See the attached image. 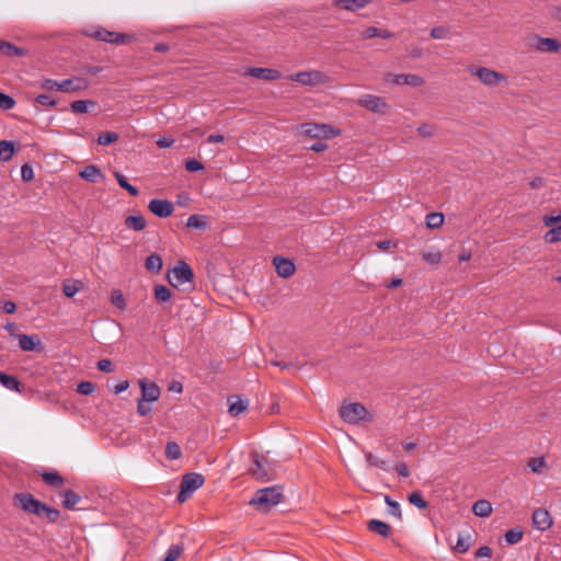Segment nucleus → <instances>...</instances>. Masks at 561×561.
I'll return each instance as SVG.
<instances>
[{"mask_svg": "<svg viewBox=\"0 0 561 561\" xmlns=\"http://www.w3.org/2000/svg\"><path fill=\"white\" fill-rule=\"evenodd\" d=\"M250 459L251 465L248 468V473L253 479L267 482L276 478L274 465L264 455L254 451L250 455Z\"/></svg>", "mask_w": 561, "mask_h": 561, "instance_id": "nucleus-1", "label": "nucleus"}, {"mask_svg": "<svg viewBox=\"0 0 561 561\" xmlns=\"http://www.w3.org/2000/svg\"><path fill=\"white\" fill-rule=\"evenodd\" d=\"M283 500V489L279 485L267 486L257 490L250 501L251 505L257 507L262 512L270 511L273 506Z\"/></svg>", "mask_w": 561, "mask_h": 561, "instance_id": "nucleus-2", "label": "nucleus"}, {"mask_svg": "<svg viewBox=\"0 0 561 561\" xmlns=\"http://www.w3.org/2000/svg\"><path fill=\"white\" fill-rule=\"evenodd\" d=\"M340 416L343 421L351 424H357L362 421L371 422L374 420L373 414L369 413L367 409L358 402L343 404L340 409Z\"/></svg>", "mask_w": 561, "mask_h": 561, "instance_id": "nucleus-3", "label": "nucleus"}, {"mask_svg": "<svg viewBox=\"0 0 561 561\" xmlns=\"http://www.w3.org/2000/svg\"><path fill=\"white\" fill-rule=\"evenodd\" d=\"M289 79L300 83L301 85L311 88L325 85L331 82V78L325 72L320 70L299 71L290 75Z\"/></svg>", "mask_w": 561, "mask_h": 561, "instance_id": "nucleus-4", "label": "nucleus"}, {"mask_svg": "<svg viewBox=\"0 0 561 561\" xmlns=\"http://www.w3.org/2000/svg\"><path fill=\"white\" fill-rule=\"evenodd\" d=\"M204 477L201 473H186L181 481V490L178 494L180 503L185 502L193 492L199 489L204 483Z\"/></svg>", "mask_w": 561, "mask_h": 561, "instance_id": "nucleus-5", "label": "nucleus"}, {"mask_svg": "<svg viewBox=\"0 0 561 561\" xmlns=\"http://www.w3.org/2000/svg\"><path fill=\"white\" fill-rule=\"evenodd\" d=\"M15 505H18L25 513L41 516V512L44 510V503L35 499L30 493H16L13 496Z\"/></svg>", "mask_w": 561, "mask_h": 561, "instance_id": "nucleus-6", "label": "nucleus"}, {"mask_svg": "<svg viewBox=\"0 0 561 561\" xmlns=\"http://www.w3.org/2000/svg\"><path fill=\"white\" fill-rule=\"evenodd\" d=\"M468 72L476 76L483 84L495 87L505 80V76L486 67L470 66Z\"/></svg>", "mask_w": 561, "mask_h": 561, "instance_id": "nucleus-7", "label": "nucleus"}, {"mask_svg": "<svg viewBox=\"0 0 561 561\" xmlns=\"http://www.w3.org/2000/svg\"><path fill=\"white\" fill-rule=\"evenodd\" d=\"M193 276L191 266L184 261H179L173 267L172 274L169 275V283L172 286L178 287L184 283L191 282Z\"/></svg>", "mask_w": 561, "mask_h": 561, "instance_id": "nucleus-8", "label": "nucleus"}, {"mask_svg": "<svg viewBox=\"0 0 561 561\" xmlns=\"http://www.w3.org/2000/svg\"><path fill=\"white\" fill-rule=\"evenodd\" d=\"M94 39L111 43V44H125L130 36L125 33L112 32L103 27H98L88 34Z\"/></svg>", "mask_w": 561, "mask_h": 561, "instance_id": "nucleus-9", "label": "nucleus"}, {"mask_svg": "<svg viewBox=\"0 0 561 561\" xmlns=\"http://www.w3.org/2000/svg\"><path fill=\"white\" fill-rule=\"evenodd\" d=\"M531 41V47L541 53H557L561 48L560 42L556 38L533 35Z\"/></svg>", "mask_w": 561, "mask_h": 561, "instance_id": "nucleus-10", "label": "nucleus"}, {"mask_svg": "<svg viewBox=\"0 0 561 561\" xmlns=\"http://www.w3.org/2000/svg\"><path fill=\"white\" fill-rule=\"evenodd\" d=\"M386 81L391 82L397 85H411V87H421L424 84V79L417 75H404V73H388L386 76Z\"/></svg>", "mask_w": 561, "mask_h": 561, "instance_id": "nucleus-11", "label": "nucleus"}, {"mask_svg": "<svg viewBox=\"0 0 561 561\" xmlns=\"http://www.w3.org/2000/svg\"><path fill=\"white\" fill-rule=\"evenodd\" d=\"M357 103L374 112V113H383V111L388 107L387 102L381 98L373 94H364L362 95Z\"/></svg>", "mask_w": 561, "mask_h": 561, "instance_id": "nucleus-12", "label": "nucleus"}, {"mask_svg": "<svg viewBox=\"0 0 561 561\" xmlns=\"http://www.w3.org/2000/svg\"><path fill=\"white\" fill-rule=\"evenodd\" d=\"M243 76L253 77L265 81H273L279 79L282 73L278 70L272 68L251 67L244 69Z\"/></svg>", "mask_w": 561, "mask_h": 561, "instance_id": "nucleus-13", "label": "nucleus"}, {"mask_svg": "<svg viewBox=\"0 0 561 561\" xmlns=\"http://www.w3.org/2000/svg\"><path fill=\"white\" fill-rule=\"evenodd\" d=\"M148 209L159 218H167L172 215L174 207L173 204L167 199H151L148 204Z\"/></svg>", "mask_w": 561, "mask_h": 561, "instance_id": "nucleus-14", "label": "nucleus"}, {"mask_svg": "<svg viewBox=\"0 0 561 561\" xmlns=\"http://www.w3.org/2000/svg\"><path fill=\"white\" fill-rule=\"evenodd\" d=\"M531 519L534 528L540 531H545L552 526V517L545 508L535 510Z\"/></svg>", "mask_w": 561, "mask_h": 561, "instance_id": "nucleus-15", "label": "nucleus"}, {"mask_svg": "<svg viewBox=\"0 0 561 561\" xmlns=\"http://www.w3.org/2000/svg\"><path fill=\"white\" fill-rule=\"evenodd\" d=\"M140 390H141V399L147 402H154L160 397V388L154 382H149L147 379H140L138 381Z\"/></svg>", "mask_w": 561, "mask_h": 561, "instance_id": "nucleus-16", "label": "nucleus"}, {"mask_svg": "<svg viewBox=\"0 0 561 561\" xmlns=\"http://www.w3.org/2000/svg\"><path fill=\"white\" fill-rule=\"evenodd\" d=\"M19 347L25 352H42L44 346L36 334H20L19 335Z\"/></svg>", "mask_w": 561, "mask_h": 561, "instance_id": "nucleus-17", "label": "nucleus"}, {"mask_svg": "<svg viewBox=\"0 0 561 561\" xmlns=\"http://www.w3.org/2000/svg\"><path fill=\"white\" fill-rule=\"evenodd\" d=\"M88 81L84 78L75 77L60 81L59 91L61 92H78L88 88Z\"/></svg>", "mask_w": 561, "mask_h": 561, "instance_id": "nucleus-18", "label": "nucleus"}, {"mask_svg": "<svg viewBox=\"0 0 561 561\" xmlns=\"http://www.w3.org/2000/svg\"><path fill=\"white\" fill-rule=\"evenodd\" d=\"M274 265L276 268V273L284 278L291 276L295 272L294 262L283 256H275Z\"/></svg>", "mask_w": 561, "mask_h": 561, "instance_id": "nucleus-19", "label": "nucleus"}, {"mask_svg": "<svg viewBox=\"0 0 561 561\" xmlns=\"http://www.w3.org/2000/svg\"><path fill=\"white\" fill-rule=\"evenodd\" d=\"M80 178L90 183H96L103 178L101 170L93 164L87 165L80 173Z\"/></svg>", "mask_w": 561, "mask_h": 561, "instance_id": "nucleus-20", "label": "nucleus"}, {"mask_svg": "<svg viewBox=\"0 0 561 561\" xmlns=\"http://www.w3.org/2000/svg\"><path fill=\"white\" fill-rule=\"evenodd\" d=\"M370 0H334V4L347 11H357L365 8Z\"/></svg>", "mask_w": 561, "mask_h": 561, "instance_id": "nucleus-21", "label": "nucleus"}, {"mask_svg": "<svg viewBox=\"0 0 561 561\" xmlns=\"http://www.w3.org/2000/svg\"><path fill=\"white\" fill-rule=\"evenodd\" d=\"M124 225L130 230L141 231L146 228L147 221L142 215H131L125 218Z\"/></svg>", "mask_w": 561, "mask_h": 561, "instance_id": "nucleus-22", "label": "nucleus"}, {"mask_svg": "<svg viewBox=\"0 0 561 561\" xmlns=\"http://www.w3.org/2000/svg\"><path fill=\"white\" fill-rule=\"evenodd\" d=\"M367 528L375 534H378L379 536L387 538L390 535V526L379 519H370L367 523Z\"/></svg>", "mask_w": 561, "mask_h": 561, "instance_id": "nucleus-23", "label": "nucleus"}, {"mask_svg": "<svg viewBox=\"0 0 561 561\" xmlns=\"http://www.w3.org/2000/svg\"><path fill=\"white\" fill-rule=\"evenodd\" d=\"M472 512L478 517H488L492 513V505L486 500H478L472 506Z\"/></svg>", "mask_w": 561, "mask_h": 561, "instance_id": "nucleus-24", "label": "nucleus"}, {"mask_svg": "<svg viewBox=\"0 0 561 561\" xmlns=\"http://www.w3.org/2000/svg\"><path fill=\"white\" fill-rule=\"evenodd\" d=\"M0 383L9 390L21 392V382L12 375L0 373Z\"/></svg>", "mask_w": 561, "mask_h": 561, "instance_id": "nucleus-25", "label": "nucleus"}, {"mask_svg": "<svg viewBox=\"0 0 561 561\" xmlns=\"http://www.w3.org/2000/svg\"><path fill=\"white\" fill-rule=\"evenodd\" d=\"M42 478L47 485L55 488L62 485L65 482L64 478L59 474V472L55 470L44 471L42 473Z\"/></svg>", "mask_w": 561, "mask_h": 561, "instance_id": "nucleus-26", "label": "nucleus"}, {"mask_svg": "<svg viewBox=\"0 0 561 561\" xmlns=\"http://www.w3.org/2000/svg\"><path fill=\"white\" fill-rule=\"evenodd\" d=\"M61 495L64 496L62 505L67 510H75L76 505L81 501V496L72 490H66Z\"/></svg>", "mask_w": 561, "mask_h": 561, "instance_id": "nucleus-27", "label": "nucleus"}, {"mask_svg": "<svg viewBox=\"0 0 561 561\" xmlns=\"http://www.w3.org/2000/svg\"><path fill=\"white\" fill-rule=\"evenodd\" d=\"M162 257L157 253L147 256L145 262L146 268L151 273H159L162 270Z\"/></svg>", "mask_w": 561, "mask_h": 561, "instance_id": "nucleus-28", "label": "nucleus"}, {"mask_svg": "<svg viewBox=\"0 0 561 561\" xmlns=\"http://www.w3.org/2000/svg\"><path fill=\"white\" fill-rule=\"evenodd\" d=\"M114 178L117 181L118 185L122 188L126 190L131 196H137L139 194L138 188L136 186L131 185L130 183H128L126 176L124 174H122L121 172L115 171Z\"/></svg>", "mask_w": 561, "mask_h": 561, "instance_id": "nucleus-29", "label": "nucleus"}, {"mask_svg": "<svg viewBox=\"0 0 561 561\" xmlns=\"http://www.w3.org/2000/svg\"><path fill=\"white\" fill-rule=\"evenodd\" d=\"M96 102L92 100H78L70 104V108L75 113H88L90 107H95Z\"/></svg>", "mask_w": 561, "mask_h": 561, "instance_id": "nucleus-30", "label": "nucleus"}, {"mask_svg": "<svg viewBox=\"0 0 561 561\" xmlns=\"http://www.w3.org/2000/svg\"><path fill=\"white\" fill-rule=\"evenodd\" d=\"M14 153V142L8 140L0 141V160L9 161Z\"/></svg>", "mask_w": 561, "mask_h": 561, "instance_id": "nucleus-31", "label": "nucleus"}, {"mask_svg": "<svg viewBox=\"0 0 561 561\" xmlns=\"http://www.w3.org/2000/svg\"><path fill=\"white\" fill-rule=\"evenodd\" d=\"M309 127L305 130L306 134L312 135L314 137H319L320 134H323L324 136H328L329 134H333L332 127L329 125L322 124V125H308Z\"/></svg>", "mask_w": 561, "mask_h": 561, "instance_id": "nucleus-32", "label": "nucleus"}, {"mask_svg": "<svg viewBox=\"0 0 561 561\" xmlns=\"http://www.w3.org/2000/svg\"><path fill=\"white\" fill-rule=\"evenodd\" d=\"M186 227L194 228L198 230H204L207 227V222L205 220V216L202 215H191L187 218Z\"/></svg>", "mask_w": 561, "mask_h": 561, "instance_id": "nucleus-33", "label": "nucleus"}, {"mask_svg": "<svg viewBox=\"0 0 561 561\" xmlns=\"http://www.w3.org/2000/svg\"><path fill=\"white\" fill-rule=\"evenodd\" d=\"M383 500H385V503L389 507V513L392 516H394L397 519L401 520L402 519V511H401L400 504L397 501L392 500L389 495H385Z\"/></svg>", "mask_w": 561, "mask_h": 561, "instance_id": "nucleus-34", "label": "nucleus"}, {"mask_svg": "<svg viewBox=\"0 0 561 561\" xmlns=\"http://www.w3.org/2000/svg\"><path fill=\"white\" fill-rule=\"evenodd\" d=\"M505 541L508 543V545H515L517 542H519L523 538V530L520 527H514V528H511L508 529L506 533H505Z\"/></svg>", "mask_w": 561, "mask_h": 561, "instance_id": "nucleus-35", "label": "nucleus"}, {"mask_svg": "<svg viewBox=\"0 0 561 561\" xmlns=\"http://www.w3.org/2000/svg\"><path fill=\"white\" fill-rule=\"evenodd\" d=\"M527 466L534 473H541L547 462L543 457H535L529 459Z\"/></svg>", "mask_w": 561, "mask_h": 561, "instance_id": "nucleus-36", "label": "nucleus"}, {"mask_svg": "<svg viewBox=\"0 0 561 561\" xmlns=\"http://www.w3.org/2000/svg\"><path fill=\"white\" fill-rule=\"evenodd\" d=\"M444 224V216L440 213H432L426 216V226L431 229L442 227Z\"/></svg>", "mask_w": 561, "mask_h": 561, "instance_id": "nucleus-37", "label": "nucleus"}, {"mask_svg": "<svg viewBox=\"0 0 561 561\" xmlns=\"http://www.w3.org/2000/svg\"><path fill=\"white\" fill-rule=\"evenodd\" d=\"M153 291L154 298L160 302L168 301L171 298V290L164 285L154 286Z\"/></svg>", "mask_w": 561, "mask_h": 561, "instance_id": "nucleus-38", "label": "nucleus"}, {"mask_svg": "<svg viewBox=\"0 0 561 561\" xmlns=\"http://www.w3.org/2000/svg\"><path fill=\"white\" fill-rule=\"evenodd\" d=\"M165 456L170 460H175L181 457V448L175 442H169L165 446Z\"/></svg>", "mask_w": 561, "mask_h": 561, "instance_id": "nucleus-39", "label": "nucleus"}, {"mask_svg": "<svg viewBox=\"0 0 561 561\" xmlns=\"http://www.w3.org/2000/svg\"><path fill=\"white\" fill-rule=\"evenodd\" d=\"M408 501L412 505H414L419 508L427 507V502L424 500V497L422 496V493L420 491H414V492L410 493L408 496Z\"/></svg>", "mask_w": 561, "mask_h": 561, "instance_id": "nucleus-40", "label": "nucleus"}, {"mask_svg": "<svg viewBox=\"0 0 561 561\" xmlns=\"http://www.w3.org/2000/svg\"><path fill=\"white\" fill-rule=\"evenodd\" d=\"M545 241L550 244L561 242V226L548 230L545 234Z\"/></svg>", "mask_w": 561, "mask_h": 561, "instance_id": "nucleus-41", "label": "nucleus"}, {"mask_svg": "<svg viewBox=\"0 0 561 561\" xmlns=\"http://www.w3.org/2000/svg\"><path fill=\"white\" fill-rule=\"evenodd\" d=\"M422 259L428 264L437 265L442 261V253L438 250L424 251Z\"/></svg>", "mask_w": 561, "mask_h": 561, "instance_id": "nucleus-42", "label": "nucleus"}, {"mask_svg": "<svg viewBox=\"0 0 561 561\" xmlns=\"http://www.w3.org/2000/svg\"><path fill=\"white\" fill-rule=\"evenodd\" d=\"M119 138L118 134L115 131H107L100 134L98 137V144L101 146H107L115 141H117Z\"/></svg>", "mask_w": 561, "mask_h": 561, "instance_id": "nucleus-43", "label": "nucleus"}, {"mask_svg": "<svg viewBox=\"0 0 561 561\" xmlns=\"http://www.w3.org/2000/svg\"><path fill=\"white\" fill-rule=\"evenodd\" d=\"M470 545H471L470 543V535H467V536L459 535L456 546H455V550L458 553H465L469 550Z\"/></svg>", "mask_w": 561, "mask_h": 561, "instance_id": "nucleus-44", "label": "nucleus"}, {"mask_svg": "<svg viewBox=\"0 0 561 561\" xmlns=\"http://www.w3.org/2000/svg\"><path fill=\"white\" fill-rule=\"evenodd\" d=\"M247 408H248L247 401L238 399L237 401L230 403V405H229V413L232 416H237L240 413H242L243 411H245Z\"/></svg>", "mask_w": 561, "mask_h": 561, "instance_id": "nucleus-45", "label": "nucleus"}, {"mask_svg": "<svg viewBox=\"0 0 561 561\" xmlns=\"http://www.w3.org/2000/svg\"><path fill=\"white\" fill-rule=\"evenodd\" d=\"M5 56H23L24 50L13 44L5 42L3 48L0 50Z\"/></svg>", "mask_w": 561, "mask_h": 561, "instance_id": "nucleus-46", "label": "nucleus"}, {"mask_svg": "<svg viewBox=\"0 0 561 561\" xmlns=\"http://www.w3.org/2000/svg\"><path fill=\"white\" fill-rule=\"evenodd\" d=\"M80 289V283L72 282V283H66L62 286V293L66 297H73Z\"/></svg>", "mask_w": 561, "mask_h": 561, "instance_id": "nucleus-47", "label": "nucleus"}, {"mask_svg": "<svg viewBox=\"0 0 561 561\" xmlns=\"http://www.w3.org/2000/svg\"><path fill=\"white\" fill-rule=\"evenodd\" d=\"M15 105V100L10 96L9 94H5L3 92H0V108L8 111L13 108Z\"/></svg>", "mask_w": 561, "mask_h": 561, "instance_id": "nucleus-48", "label": "nucleus"}, {"mask_svg": "<svg viewBox=\"0 0 561 561\" xmlns=\"http://www.w3.org/2000/svg\"><path fill=\"white\" fill-rule=\"evenodd\" d=\"M181 552H182V548L180 546H178V545L171 546L168 549L167 554L162 561H176L178 558L180 557Z\"/></svg>", "mask_w": 561, "mask_h": 561, "instance_id": "nucleus-49", "label": "nucleus"}, {"mask_svg": "<svg viewBox=\"0 0 561 561\" xmlns=\"http://www.w3.org/2000/svg\"><path fill=\"white\" fill-rule=\"evenodd\" d=\"M449 33V30L448 27H445V26H434L432 30H431V37L434 38V39H443V38H446L447 35Z\"/></svg>", "mask_w": 561, "mask_h": 561, "instance_id": "nucleus-50", "label": "nucleus"}, {"mask_svg": "<svg viewBox=\"0 0 561 561\" xmlns=\"http://www.w3.org/2000/svg\"><path fill=\"white\" fill-rule=\"evenodd\" d=\"M95 390V386L93 382L91 381H81L78 387H77V391L80 393V394H84V396H89L91 394L93 391Z\"/></svg>", "mask_w": 561, "mask_h": 561, "instance_id": "nucleus-51", "label": "nucleus"}, {"mask_svg": "<svg viewBox=\"0 0 561 561\" xmlns=\"http://www.w3.org/2000/svg\"><path fill=\"white\" fill-rule=\"evenodd\" d=\"M35 101H36V103H38L39 105L45 106V107H54L56 105V101L53 100L47 94L37 95Z\"/></svg>", "mask_w": 561, "mask_h": 561, "instance_id": "nucleus-52", "label": "nucleus"}, {"mask_svg": "<svg viewBox=\"0 0 561 561\" xmlns=\"http://www.w3.org/2000/svg\"><path fill=\"white\" fill-rule=\"evenodd\" d=\"M151 402L142 401L141 399H138L137 401V413L141 416H146L151 412Z\"/></svg>", "mask_w": 561, "mask_h": 561, "instance_id": "nucleus-53", "label": "nucleus"}, {"mask_svg": "<svg viewBox=\"0 0 561 561\" xmlns=\"http://www.w3.org/2000/svg\"><path fill=\"white\" fill-rule=\"evenodd\" d=\"M111 301L118 309H124L126 306L125 298L121 291H114Z\"/></svg>", "mask_w": 561, "mask_h": 561, "instance_id": "nucleus-54", "label": "nucleus"}, {"mask_svg": "<svg viewBox=\"0 0 561 561\" xmlns=\"http://www.w3.org/2000/svg\"><path fill=\"white\" fill-rule=\"evenodd\" d=\"M542 222L546 227H552L553 225L561 222V211L557 215H545L542 217Z\"/></svg>", "mask_w": 561, "mask_h": 561, "instance_id": "nucleus-55", "label": "nucleus"}, {"mask_svg": "<svg viewBox=\"0 0 561 561\" xmlns=\"http://www.w3.org/2000/svg\"><path fill=\"white\" fill-rule=\"evenodd\" d=\"M96 367H98V369L100 371H103V373H112V371H114V365L107 358L100 359L98 362V364H96Z\"/></svg>", "mask_w": 561, "mask_h": 561, "instance_id": "nucleus-56", "label": "nucleus"}, {"mask_svg": "<svg viewBox=\"0 0 561 561\" xmlns=\"http://www.w3.org/2000/svg\"><path fill=\"white\" fill-rule=\"evenodd\" d=\"M21 178L25 182L33 180L34 171L30 164L25 163L21 167Z\"/></svg>", "mask_w": 561, "mask_h": 561, "instance_id": "nucleus-57", "label": "nucleus"}, {"mask_svg": "<svg viewBox=\"0 0 561 561\" xmlns=\"http://www.w3.org/2000/svg\"><path fill=\"white\" fill-rule=\"evenodd\" d=\"M185 169L190 172H197L204 169L202 162L195 159H190L185 162Z\"/></svg>", "mask_w": 561, "mask_h": 561, "instance_id": "nucleus-58", "label": "nucleus"}, {"mask_svg": "<svg viewBox=\"0 0 561 561\" xmlns=\"http://www.w3.org/2000/svg\"><path fill=\"white\" fill-rule=\"evenodd\" d=\"M366 460L370 466L386 469V461L373 456L370 453L366 455Z\"/></svg>", "mask_w": 561, "mask_h": 561, "instance_id": "nucleus-59", "label": "nucleus"}, {"mask_svg": "<svg viewBox=\"0 0 561 561\" xmlns=\"http://www.w3.org/2000/svg\"><path fill=\"white\" fill-rule=\"evenodd\" d=\"M59 84H60V81H56V80H53V79H45L41 87L45 90H48V91H51V90H58L59 91Z\"/></svg>", "mask_w": 561, "mask_h": 561, "instance_id": "nucleus-60", "label": "nucleus"}, {"mask_svg": "<svg viewBox=\"0 0 561 561\" xmlns=\"http://www.w3.org/2000/svg\"><path fill=\"white\" fill-rule=\"evenodd\" d=\"M492 549L488 546H482L476 551V558H491Z\"/></svg>", "mask_w": 561, "mask_h": 561, "instance_id": "nucleus-61", "label": "nucleus"}, {"mask_svg": "<svg viewBox=\"0 0 561 561\" xmlns=\"http://www.w3.org/2000/svg\"><path fill=\"white\" fill-rule=\"evenodd\" d=\"M47 511V514H46V519L49 522V523H55L59 516H60V512L56 508H53L49 506Z\"/></svg>", "mask_w": 561, "mask_h": 561, "instance_id": "nucleus-62", "label": "nucleus"}, {"mask_svg": "<svg viewBox=\"0 0 561 561\" xmlns=\"http://www.w3.org/2000/svg\"><path fill=\"white\" fill-rule=\"evenodd\" d=\"M377 35H378V27H375V26H369L362 32V37L365 39L377 37Z\"/></svg>", "mask_w": 561, "mask_h": 561, "instance_id": "nucleus-63", "label": "nucleus"}, {"mask_svg": "<svg viewBox=\"0 0 561 561\" xmlns=\"http://www.w3.org/2000/svg\"><path fill=\"white\" fill-rule=\"evenodd\" d=\"M417 131L422 137H431L433 135V128L427 124L419 126Z\"/></svg>", "mask_w": 561, "mask_h": 561, "instance_id": "nucleus-64", "label": "nucleus"}]
</instances>
